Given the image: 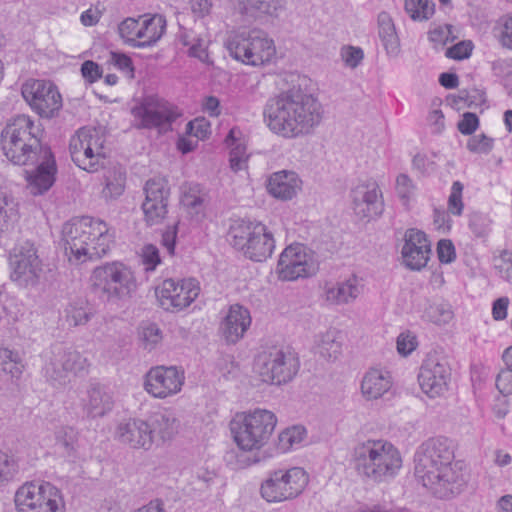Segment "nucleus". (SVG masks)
<instances>
[{"label":"nucleus","instance_id":"nucleus-62","mask_svg":"<svg viewBox=\"0 0 512 512\" xmlns=\"http://www.w3.org/2000/svg\"><path fill=\"white\" fill-rule=\"evenodd\" d=\"M239 134H240L239 130H237L236 128H232L225 138V143L228 146H233L230 151V155L243 157V158L247 159L248 157L246 155V147L238 142L237 135H239Z\"/></svg>","mask_w":512,"mask_h":512},{"label":"nucleus","instance_id":"nucleus-59","mask_svg":"<svg viewBox=\"0 0 512 512\" xmlns=\"http://www.w3.org/2000/svg\"><path fill=\"white\" fill-rule=\"evenodd\" d=\"M417 345V338L410 331L403 332L397 337V351L402 356L411 354Z\"/></svg>","mask_w":512,"mask_h":512},{"label":"nucleus","instance_id":"nucleus-17","mask_svg":"<svg viewBox=\"0 0 512 512\" xmlns=\"http://www.w3.org/2000/svg\"><path fill=\"white\" fill-rule=\"evenodd\" d=\"M199 282L194 278L165 279L156 290L161 307L167 311H180L188 307L199 295Z\"/></svg>","mask_w":512,"mask_h":512},{"label":"nucleus","instance_id":"nucleus-20","mask_svg":"<svg viewBox=\"0 0 512 512\" xmlns=\"http://www.w3.org/2000/svg\"><path fill=\"white\" fill-rule=\"evenodd\" d=\"M85 363L86 359L78 351L57 347L51 351L43 371L53 385H64L70 373L84 370Z\"/></svg>","mask_w":512,"mask_h":512},{"label":"nucleus","instance_id":"nucleus-53","mask_svg":"<svg viewBox=\"0 0 512 512\" xmlns=\"http://www.w3.org/2000/svg\"><path fill=\"white\" fill-rule=\"evenodd\" d=\"M424 318L439 326L446 324L448 320L446 304L429 305L424 312Z\"/></svg>","mask_w":512,"mask_h":512},{"label":"nucleus","instance_id":"nucleus-41","mask_svg":"<svg viewBox=\"0 0 512 512\" xmlns=\"http://www.w3.org/2000/svg\"><path fill=\"white\" fill-rule=\"evenodd\" d=\"M0 366L12 378H19L25 367L21 354L6 347H0Z\"/></svg>","mask_w":512,"mask_h":512},{"label":"nucleus","instance_id":"nucleus-10","mask_svg":"<svg viewBox=\"0 0 512 512\" xmlns=\"http://www.w3.org/2000/svg\"><path fill=\"white\" fill-rule=\"evenodd\" d=\"M255 368L263 382L282 385L295 377L299 370V361L283 348L270 346L258 353Z\"/></svg>","mask_w":512,"mask_h":512},{"label":"nucleus","instance_id":"nucleus-13","mask_svg":"<svg viewBox=\"0 0 512 512\" xmlns=\"http://www.w3.org/2000/svg\"><path fill=\"white\" fill-rule=\"evenodd\" d=\"M227 48L233 58L252 66L269 62L276 52L273 41L260 30L235 35Z\"/></svg>","mask_w":512,"mask_h":512},{"label":"nucleus","instance_id":"nucleus-36","mask_svg":"<svg viewBox=\"0 0 512 512\" xmlns=\"http://www.w3.org/2000/svg\"><path fill=\"white\" fill-rule=\"evenodd\" d=\"M471 484V469L463 460L450 462V494L459 495Z\"/></svg>","mask_w":512,"mask_h":512},{"label":"nucleus","instance_id":"nucleus-57","mask_svg":"<svg viewBox=\"0 0 512 512\" xmlns=\"http://www.w3.org/2000/svg\"><path fill=\"white\" fill-rule=\"evenodd\" d=\"M464 186L461 182L455 181L450 191V214L460 216L463 213L464 203L462 201V192Z\"/></svg>","mask_w":512,"mask_h":512},{"label":"nucleus","instance_id":"nucleus-22","mask_svg":"<svg viewBox=\"0 0 512 512\" xmlns=\"http://www.w3.org/2000/svg\"><path fill=\"white\" fill-rule=\"evenodd\" d=\"M26 166H34L31 171L25 170L27 188L34 196L46 193L55 182L57 166L54 155L49 147L38 154V160Z\"/></svg>","mask_w":512,"mask_h":512},{"label":"nucleus","instance_id":"nucleus-27","mask_svg":"<svg viewBox=\"0 0 512 512\" xmlns=\"http://www.w3.org/2000/svg\"><path fill=\"white\" fill-rule=\"evenodd\" d=\"M251 325V316L248 309L234 304L231 305L220 325V331L228 344H235L243 338Z\"/></svg>","mask_w":512,"mask_h":512},{"label":"nucleus","instance_id":"nucleus-21","mask_svg":"<svg viewBox=\"0 0 512 512\" xmlns=\"http://www.w3.org/2000/svg\"><path fill=\"white\" fill-rule=\"evenodd\" d=\"M184 380V371L176 366H157L146 374L144 388L152 396L163 399L178 393Z\"/></svg>","mask_w":512,"mask_h":512},{"label":"nucleus","instance_id":"nucleus-23","mask_svg":"<svg viewBox=\"0 0 512 512\" xmlns=\"http://www.w3.org/2000/svg\"><path fill=\"white\" fill-rule=\"evenodd\" d=\"M353 210L361 219H374L384 210L382 192L376 181H366L358 184L351 191Z\"/></svg>","mask_w":512,"mask_h":512},{"label":"nucleus","instance_id":"nucleus-18","mask_svg":"<svg viewBox=\"0 0 512 512\" xmlns=\"http://www.w3.org/2000/svg\"><path fill=\"white\" fill-rule=\"evenodd\" d=\"M22 96L41 117L51 118L62 107L61 95L49 81H27L22 86Z\"/></svg>","mask_w":512,"mask_h":512},{"label":"nucleus","instance_id":"nucleus-30","mask_svg":"<svg viewBox=\"0 0 512 512\" xmlns=\"http://www.w3.org/2000/svg\"><path fill=\"white\" fill-rule=\"evenodd\" d=\"M392 386L390 373L378 369H370L361 382V392L367 400L382 397Z\"/></svg>","mask_w":512,"mask_h":512},{"label":"nucleus","instance_id":"nucleus-61","mask_svg":"<svg viewBox=\"0 0 512 512\" xmlns=\"http://www.w3.org/2000/svg\"><path fill=\"white\" fill-rule=\"evenodd\" d=\"M341 56L348 67L356 68L362 61L364 53L361 48L347 46L342 48Z\"/></svg>","mask_w":512,"mask_h":512},{"label":"nucleus","instance_id":"nucleus-2","mask_svg":"<svg viewBox=\"0 0 512 512\" xmlns=\"http://www.w3.org/2000/svg\"><path fill=\"white\" fill-rule=\"evenodd\" d=\"M65 254L77 262L100 259L113 243L107 224L91 217L73 218L62 229Z\"/></svg>","mask_w":512,"mask_h":512},{"label":"nucleus","instance_id":"nucleus-5","mask_svg":"<svg viewBox=\"0 0 512 512\" xmlns=\"http://www.w3.org/2000/svg\"><path fill=\"white\" fill-rule=\"evenodd\" d=\"M352 463L364 480L380 483L397 474L402 466V458L397 448L391 443L367 440L354 447Z\"/></svg>","mask_w":512,"mask_h":512},{"label":"nucleus","instance_id":"nucleus-14","mask_svg":"<svg viewBox=\"0 0 512 512\" xmlns=\"http://www.w3.org/2000/svg\"><path fill=\"white\" fill-rule=\"evenodd\" d=\"M11 279L20 286H35L42 273V261L33 243L26 241L10 254Z\"/></svg>","mask_w":512,"mask_h":512},{"label":"nucleus","instance_id":"nucleus-55","mask_svg":"<svg viewBox=\"0 0 512 512\" xmlns=\"http://www.w3.org/2000/svg\"><path fill=\"white\" fill-rule=\"evenodd\" d=\"M142 340L145 348L152 350L162 340V331L154 323H150L142 328Z\"/></svg>","mask_w":512,"mask_h":512},{"label":"nucleus","instance_id":"nucleus-60","mask_svg":"<svg viewBox=\"0 0 512 512\" xmlns=\"http://www.w3.org/2000/svg\"><path fill=\"white\" fill-rule=\"evenodd\" d=\"M474 49V44L471 40H462L453 45H450V59L465 60L468 59Z\"/></svg>","mask_w":512,"mask_h":512},{"label":"nucleus","instance_id":"nucleus-32","mask_svg":"<svg viewBox=\"0 0 512 512\" xmlns=\"http://www.w3.org/2000/svg\"><path fill=\"white\" fill-rule=\"evenodd\" d=\"M166 28V21L161 15L142 20L141 29L137 32L139 44L137 47H148L156 43L163 35Z\"/></svg>","mask_w":512,"mask_h":512},{"label":"nucleus","instance_id":"nucleus-25","mask_svg":"<svg viewBox=\"0 0 512 512\" xmlns=\"http://www.w3.org/2000/svg\"><path fill=\"white\" fill-rule=\"evenodd\" d=\"M401 254L404 265L410 270L424 268L431 254V244L426 234L413 228L406 230Z\"/></svg>","mask_w":512,"mask_h":512},{"label":"nucleus","instance_id":"nucleus-48","mask_svg":"<svg viewBox=\"0 0 512 512\" xmlns=\"http://www.w3.org/2000/svg\"><path fill=\"white\" fill-rule=\"evenodd\" d=\"M141 29L140 20L134 18H127L123 20L118 26V32L120 37L125 43L136 47L135 44H139L137 32Z\"/></svg>","mask_w":512,"mask_h":512},{"label":"nucleus","instance_id":"nucleus-34","mask_svg":"<svg viewBox=\"0 0 512 512\" xmlns=\"http://www.w3.org/2000/svg\"><path fill=\"white\" fill-rule=\"evenodd\" d=\"M148 422L151 425L153 438L157 434L162 441H167L178 432L179 421L170 412L155 413Z\"/></svg>","mask_w":512,"mask_h":512},{"label":"nucleus","instance_id":"nucleus-37","mask_svg":"<svg viewBox=\"0 0 512 512\" xmlns=\"http://www.w3.org/2000/svg\"><path fill=\"white\" fill-rule=\"evenodd\" d=\"M316 344L322 357L328 360L336 359L341 353V334L336 329H328L317 336Z\"/></svg>","mask_w":512,"mask_h":512},{"label":"nucleus","instance_id":"nucleus-50","mask_svg":"<svg viewBox=\"0 0 512 512\" xmlns=\"http://www.w3.org/2000/svg\"><path fill=\"white\" fill-rule=\"evenodd\" d=\"M428 38L434 48L436 50L443 49L445 56L448 58V47H445L448 41V24L434 25L428 32Z\"/></svg>","mask_w":512,"mask_h":512},{"label":"nucleus","instance_id":"nucleus-8","mask_svg":"<svg viewBox=\"0 0 512 512\" xmlns=\"http://www.w3.org/2000/svg\"><path fill=\"white\" fill-rule=\"evenodd\" d=\"M92 291L102 300L117 302L131 298L137 283L132 270L121 262L96 267L90 277Z\"/></svg>","mask_w":512,"mask_h":512},{"label":"nucleus","instance_id":"nucleus-31","mask_svg":"<svg viewBox=\"0 0 512 512\" xmlns=\"http://www.w3.org/2000/svg\"><path fill=\"white\" fill-rule=\"evenodd\" d=\"M95 139L81 152L85 159L83 162H75V164L87 172H96L103 167L106 158L104 152V137L101 134H95Z\"/></svg>","mask_w":512,"mask_h":512},{"label":"nucleus","instance_id":"nucleus-15","mask_svg":"<svg viewBox=\"0 0 512 512\" xmlns=\"http://www.w3.org/2000/svg\"><path fill=\"white\" fill-rule=\"evenodd\" d=\"M318 263L301 244L290 245L281 253L277 264V274L281 280L294 281L316 274Z\"/></svg>","mask_w":512,"mask_h":512},{"label":"nucleus","instance_id":"nucleus-16","mask_svg":"<svg viewBox=\"0 0 512 512\" xmlns=\"http://www.w3.org/2000/svg\"><path fill=\"white\" fill-rule=\"evenodd\" d=\"M135 117L141 120V127L157 129L160 133L171 130L172 123L179 117L177 108L157 97H146L140 106L133 109Z\"/></svg>","mask_w":512,"mask_h":512},{"label":"nucleus","instance_id":"nucleus-26","mask_svg":"<svg viewBox=\"0 0 512 512\" xmlns=\"http://www.w3.org/2000/svg\"><path fill=\"white\" fill-rule=\"evenodd\" d=\"M115 438L132 449L148 451L153 446V433L148 421L130 418L120 422L115 431Z\"/></svg>","mask_w":512,"mask_h":512},{"label":"nucleus","instance_id":"nucleus-46","mask_svg":"<svg viewBox=\"0 0 512 512\" xmlns=\"http://www.w3.org/2000/svg\"><path fill=\"white\" fill-rule=\"evenodd\" d=\"M416 185L413 180L405 173H400L395 180V192L401 203L408 207L414 198Z\"/></svg>","mask_w":512,"mask_h":512},{"label":"nucleus","instance_id":"nucleus-52","mask_svg":"<svg viewBox=\"0 0 512 512\" xmlns=\"http://www.w3.org/2000/svg\"><path fill=\"white\" fill-rule=\"evenodd\" d=\"M66 311L67 321L70 325L73 326L86 324L92 316L90 309L77 305H70Z\"/></svg>","mask_w":512,"mask_h":512},{"label":"nucleus","instance_id":"nucleus-38","mask_svg":"<svg viewBox=\"0 0 512 512\" xmlns=\"http://www.w3.org/2000/svg\"><path fill=\"white\" fill-rule=\"evenodd\" d=\"M95 134L100 132L95 128L82 127L71 137L69 151L74 163L83 162L85 158L82 157L81 152L96 138Z\"/></svg>","mask_w":512,"mask_h":512},{"label":"nucleus","instance_id":"nucleus-1","mask_svg":"<svg viewBox=\"0 0 512 512\" xmlns=\"http://www.w3.org/2000/svg\"><path fill=\"white\" fill-rule=\"evenodd\" d=\"M263 114L274 134L295 139L310 134L320 124L323 111L313 95L293 87L269 98Z\"/></svg>","mask_w":512,"mask_h":512},{"label":"nucleus","instance_id":"nucleus-9","mask_svg":"<svg viewBox=\"0 0 512 512\" xmlns=\"http://www.w3.org/2000/svg\"><path fill=\"white\" fill-rule=\"evenodd\" d=\"M231 245L242 251L252 261L262 262L271 256L275 247L271 233L263 224L241 221L231 226L229 231Z\"/></svg>","mask_w":512,"mask_h":512},{"label":"nucleus","instance_id":"nucleus-11","mask_svg":"<svg viewBox=\"0 0 512 512\" xmlns=\"http://www.w3.org/2000/svg\"><path fill=\"white\" fill-rule=\"evenodd\" d=\"M308 482L309 477L301 467L275 470L262 483L261 496L270 503L292 500L302 494Z\"/></svg>","mask_w":512,"mask_h":512},{"label":"nucleus","instance_id":"nucleus-56","mask_svg":"<svg viewBox=\"0 0 512 512\" xmlns=\"http://www.w3.org/2000/svg\"><path fill=\"white\" fill-rule=\"evenodd\" d=\"M491 221L488 217L479 212H473L470 214L469 227L477 237H483L487 235L489 231Z\"/></svg>","mask_w":512,"mask_h":512},{"label":"nucleus","instance_id":"nucleus-44","mask_svg":"<svg viewBox=\"0 0 512 512\" xmlns=\"http://www.w3.org/2000/svg\"><path fill=\"white\" fill-rule=\"evenodd\" d=\"M406 13L414 21H425L434 14V3L429 0H405Z\"/></svg>","mask_w":512,"mask_h":512},{"label":"nucleus","instance_id":"nucleus-19","mask_svg":"<svg viewBox=\"0 0 512 512\" xmlns=\"http://www.w3.org/2000/svg\"><path fill=\"white\" fill-rule=\"evenodd\" d=\"M145 200L142 203L144 220L153 226L162 223L168 213L170 186L164 177H153L144 186Z\"/></svg>","mask_w":512,"mask_h":512},{"label":"nucleus","instance_id":"nucleus-45","mask_svg":"<svg viewBox=\"0 0 512 512\" xmlns=\"http://www.w3.org/2000/svg\"><path fill=\"white\" fill-rule=\"evenodd\" d=\"M443 100L439 97H434L430 104V110L427 116V124L432 134H441L445 130V114L441 109Z\"/></svg>","mask_w":512,"mask_h":512},{"label":"nucleus","instance_id":"nucleus-43","mask_svg":"<svg viewBox=\"0 0 512 512\" xmlns=\"http://www.w3.org/2000/svg\"><path fill=\"white\" fill-rule=\"evenodd\" d=\"M242 13L259 12L273 15L283 7L282 0H238Z\"/></svg>","mask_w":512,"mask_h":512},{"label":"nucleus","instance_id":"nucleus-54","mask_svg":"<svg viewBox=\"0 0 512 512\" xmlns=\"http://www.w3.org/2000/svg\"><path fill=\"white\" fill-rule=\"evenodd\" d=\"M493 147V140L485 134L472 136L467 142V148L473 153L487 154Z\"/></svg>","mask_w":512,"mask_h":512},{"label":"nucleus","instance_id":"nucleus-42","mask_svg":"<svg viewBox=\"0 0 512 512\" xmlns=\"http://www.w3.org/2000/svg\"><path fill=\"white\" fill-rule=\"evenodd\" d=\"M205 193H203L198 185L190 186L184 191L181 197L183 207L191 215H199L204 210Z\"/></svg>","mask_w":512,"mask_h":512},{"label":"nucleus","instance_id":"nucleus-39","mask_svg":"<svg viewBox=\"0 0 512 512\" xmlns=\"http://www.w3.org/2000/svg\"><path fill=\"white\" fill-rule=\"evenodd\" d=\"M18 220V203L0 190V234L9 232Z\"/></svg>","mask_w":512,"mask_h":512},{"label":"nucleus","instance_id":"nucleus-3","mask_svg":"<svg viewBox=\"0 0 512 512\" xmlns=\"http://www.w3.org/2000/svg\"><path fill=\"white\" fill-rule=\"evenodd\" d=\"M43 130L28 115L10 119L1 132V146L6 158L15 165L37 162L46 146L41 144Z\"/></svg>","mask_w":512,"mask_h":512},{"label":"nucleus","instance_id":"nucleus-40","mask_svg":"<svg viewBox=\"0 0 512 512\" xmlns=\"http://www.w3.org/2000/svg\"><path fill=\"white\" fill-rule=\"evenodd\" d=\"M126 173L122 167H114L105 175V187L102 195L105 199H116L125 189Z\"/></svg>","mask_w":512,"mask_h":512},{"label":"nucleus","instance_id":"nucleus-33","mask_svg":"<svg viewBox=\"0 0 512 512\" xmlns=\"http://www.w3.org/2000/svg\"><path fill=\"white\" fill-rule=\"evenodd\" d=\"M360 294V287L356 276L337 283L326 291L327 300L335 304H346L355 300Z\"/></svg>","mask_w":512,"mask_h":512},{"label":"nucleus","instance_id":"nucleus-58","mask_svg":"<svg viewBox=\"0 0 512 512\" xmlns=\"http://www.w3.org/2000/svg\"><path fill=\"white\" fill-rule=\"evenodd\" d=\"M142 262L146 271H153L161 263L159 249L153 244H146L141 250Z\"/></svg>","mask_w":512,"mask_h":512},{"label":"nucleus","instance_id":"nucleus-35","mask_svg":"<svg viewBox=\"0 0 512 512\" xmlns=\"http://www.w3.org/2000/svg\"><path fill=\"white\" fill-rule=\"evenodd\" d=\"M378 34L388 54L397 55L399 52V39L394 22L387 12L378 15Z\"/></svg>","mask_w":512,"mask_h":512},{"label":"nucleus","instance_id":"nucleus-7","mask_svg":"<svg viewBox=\"0 0 512 512\" xmlns=\"http://www.w3.org/2000/svg\"><path fill=\"white\" fill-rule=\"evenodd\" d=\"M277 424L272 411L255 409L237 414L230 423L237 446L243 451L259 450L270 440Z\"/></svg>","mask_w":512,"mask_h":512},{"label":"nucleus","instance_id":"nucleus-49","mask_svg":"<svg viewBox=\"0 0 512 512\" xmlns=\"http://www.w3.org/2000/svg\"><path fill=\"white\" fill-rule=\"evenodd\" d=\"M305 436L306 429L303 426H293L279 434V442L283 450H288L294 445L301 443Z\"/></svg>","mask_w":512,"mask_h":512},{"label":"nucleus","instance_id":"nucleus-29","mask_svg":"<svg viewBox=\"0 0 512 512\" xmlns=\"http://www.w3.org/2000/svg\"><path fill=\"white\" fill-rule=\"evenodd\" d=\"M112 396L99 385L91 386L87 391V398L83 399V410L87 417H103L113 408Z\"/></svg>","mask_w":512,"mask_h":512},{"label":"nucleus","instance_id":"nucleus-64","mask_svg":"<svg viewBox=\"0 0 512 512\" xmlns=\"http://www.w3.org/2000/svg\"><path fill=\"white\" fill-rule=\"evenodd\" d=\"M496 387L503 395L512 394V369L502 370L496 378Z\"/></svg>","mask_w":512,"mask_h":512},{"label":"nucleus","instance_id":"nucleus-51","mask_svg":"<svg viewBox=\"0 0 512 512\" xmlns=\"http://www.w3.org/2000/svg\"><path fill=\"white\" fill-rule=\"evenodd\" d=\"M495 269L499 276L505 281H512V252L504 249L495 258Z\"/></svg>","mask_w":512,"mask_h":512},{"label":"nucleus","instance_id":"nucleus-12","mask_svg":"<svg viewBox=\"0 0 512 512\" xmlns=\"http://www.w3.org/2000/svg\"><path fill=\"white\" fill-rule=\"evenodd\" d=\"M14 501L18 512H65L60 490L49 482L24 484Z\"/></svg>","mask_w":512,"mask_h":512},{"label":"nucleus","instance_id":"nucleus-63","mask_svg":"<svg viewBox=\"0 0 512 512\" xmlns=\"http://www.w3.org/2000/svg\"><path fill=\"white\" fill-rule=\"evenodd\" d=\"M479 119L476 114L466 112L458 122L457 128L464 135H471L478 127Z\"/></svg>","mask_w":512,"mask_h":512},{"label":"nucleus","instance_id":"nucleus-4","mask_svg":"<svg viewBox=\"0 0 512 512\" xmlns=\"http://www.w3.org/2000/svg\"><path fill=\"white\" fill-rule=\"evenodd\" d=\"M352 463L364 480L380 483L397 474L402 466V458L397 448L391 443L367 440L354 447Z\"/></svg>","mask_w":512,"mask_h":512},{"label":"nucleus","instance_id":"nucleus-47","mask_svg":"<svg viewBox=\"0 0 512 512\" xmlns=\"http://www.w3.org/2000/svg\"><path fill=\"white\" fill-rule=\"evenodd\" d=\"M18 471L17 459L13 455L0 451V486L13 480Z\"/></svg>","mask_w":512,"mask_h":512},{"label":"nucleus","instance_id":"nucleus-6","mask_svg":"<svg viewBox=\"0 0 512 512\" xmlns=\"http://www.w3.org/2000/svg\"><path fill=\"white\" fill-rule=\"evenodd\" d=\"M415 477L435 497L448 495V440L430 439L422 444L414 456Z\"/></svg>","mask_w":512,"mask_h":512},{"label":"nucleus","instance_id":"nucleus-24","mask_svg":"<svg viewBox=\"0 0 512 512\" xmlns=\"http://www.w3.org/2000/svg\"><path fill=\"white\" fill-rule=\"evenodd\" d=\"M446 357L440 359L437 355H429L420 368L418 381L422 391L434 398L444 394L447 390Z\"/></svg>","mask_w":512,"mask_h":512},{"label":"nucleus","instance_id":"nucleus-28","mask_svg":"<svg viewBox=\"0 0 512 512\" xmlns=\"http://www.w3.org/2000/svg\"><path fill=\"white\" fill-rule=\"evenodd\" d=\"M301 188V180L293 171H278L273 173L267 183L268 192L275 198L290 200Z\"/></svg>","mask_w":512,"mask_h":512}]
</instances>
